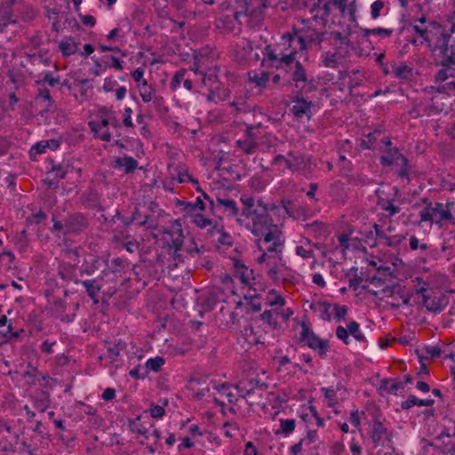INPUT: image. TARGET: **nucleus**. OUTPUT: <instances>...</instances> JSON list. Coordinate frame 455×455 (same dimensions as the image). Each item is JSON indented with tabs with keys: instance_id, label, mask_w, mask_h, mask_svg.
<instances>
[{
	"instance_id": "nucleus-1",
	"label": "nucleus",
	"mask_w": 455,
	"mask_h": 455,
	"mask_svg": "<svg viewBox=\"0 0 455 455\" xmlns=\"http://www.w3.org/2000/svg\"><path fill=\"white\" fill-rule=\"evenodd\" d=\"M240 201L243 208L236 222L243 225L246 220L251 219L252 225L250 230L254 236H259L274 227H277L269 215V211L274 209L273 204H267L260 198L255 200L254 197L245 195L240 197Z\"/></svg>"
},
{
	"instance_id": "nucleus-2",
	"label": "nucleus",
	"mask_w": 455,
	"mask_h": 455,
	"mask_svg": "<svg viewBox=\"0 0 455 455\" xmlns=\"http://www.w3.org/2000/svg\"><path fill=\"white\" fill-rule=\"evenodd\" d=\"M293 32L299 44V50L305 51L313 44L319 45L326 34L325 28L316 25L310 20H302V27L294 28Z\"/></svg>"
},
{
	"instance_id": "nucleus-3",
	"label": "nucleus",
	"mask_w": 455,
	"mask_h": 455,
	"mask_svg": "<svg viewBox=\"0 0 455 455\" xmlns=\"http://www.w3.org/2000/svg\"><path fill=\"white\" fill-rule=\"evenodd\" d=\"M426 206L419 212L420 222L439 224L442 221L452 220L453 207L455 204L432 203L427 198L422 199Z\"/></svg>"
},
{
	"instance_id": "nucleus-4",
	"label": "nucleus",
	"mask_w": 455,
	"mask_h": 455,
	"mask_svg": "<svg viewBox=\"0 0 455 455\" xmlns=\"http://www.w3.org/2000/svg\"><path fill=\"white\" fill-rule=\"evenodd\" d=\"M449 28H442L436 36L434 51H439L443 56L451 59L455 64V52L452 45H449L451 34L455 33V12L447 17Z\"/></svg>"
},
{
	"instance_id": "nucleus-5",
	"label": "nucleus",
	"mask_w": 455,
	"mask_h": 455,
	"mask_svg": "<svg viewBox=\"0 0 455 455\" xmlns=\"http://www.w3.org/2000/svg\"><path fill=\"white\" fill-rule=\"evenodd\" d=\"M385 419L375 417L369 423V435L375 446H392L393 433L384 425Z\"/></svg>"
},
{
	"instance_id": "nucleus-6",
	"label": "nucleus",
	"mask_w": 455,
	"mask_h": 455,
	"mask_svg": "<svg viewBox=\"0 0 455 455\" xmlns=\"http://www.w3.org/2000/svg\"><path fill=\"white\" fill-rule=\"evenodd\" d=\"M417 293L422 294V304L426 308L433 313L443 311L448 305L449 299L446 295L442 292L427 291L425 287L416 290Z\"/></svg>"
},
{
	"instance_id": "nucleus-7",
	"label": "nucleus",
	"mask_w": 455,
	"mask_h": 455,
	"mask_svg": "<svg viewBox=\"0 0 455 455\" xmlns=\"http://www.w3.org/2000/svg\"><path fill=\"white\" fill-rule=\"evenodd\" d=\"M300 341L315 350L322 358L326 357L329 350L328 341L317 337L305 323H302Z\"/></svg>"
},
{
	"instance_id": "nucleus-8",
	"label": "nucleus",
	"mask_w": 455,
	"mask_h": 455,
	"mask_svg": "<svg viewBox=\"0 0 455 455\" xmlns=\"http://www.w3.org/2000/svg\"><path fill=\"white\" fill-rule=\"evenodd\" d=\"M380 164L382 165L395 164L400 166L398 176L406 178L409 181V165L408 160L399 152L398 148L388 149L385 155L380 157Z\"/></svg>"
},
{
	"instance_id": "nucleus-9",
	"label": "nucleus",
	"mask_w": 455,
	"mask_h": 455,
	"mask_svg": "<svg viewBox=\"0 0 455 455\" xmlns=\"http://www.w3.org/2000/svg\"><path fill=\"white\" fill-rule=\"evenodd\" d=\"M333 6V0H317L310 7V14L313 22L325 28L327 18L331 14V7Z\"/></svg>"
},
{
	"instance_id": "nucleus-10",
	"label": "nucleus",
	"mask_w": 455,
	"mask_h": 455,
	"mask_svg": "<svg viewBox=\"0 0 455 455\" xmlns=\"http://www.w3.org/2000/svg\"><path fill=\"white\" fill-rule=\"evenodd\" d=\"M259 237H260L259 242H262L266 245L265 251L268 252H279L278 259H282V251L280 248L283 244V240L282 239V233L278 226L267 230Z\"/></svg>"
},
{
	"instance_id": "nucleus-11",
	"label": "nucleus",
	"mask_w": 455,
	"mask_h": 455,
	"mask_svg": "<svg viewBox=\"0 0 455 455\" xmlns=\"http://www.w3.org/2000/svg\"><path fill=\"white\" fill-rule=\"evenodd\" d=\"M288 156L291 157V159H288L286 161V168L293 171V172H301L303 174L307 175L310 174L315 164L312 162V157L306 155H294L290 152Z\"/></svg>"
},
{
	"instance_id": "nucleus-12",
	"label": "nucleus",
	"mask_w": 455,
	"mask_h": 455,
	"mask_svg": "<svg viewBox=\"0 0 455 455\" xmlns=\"http://www.w3.org/2000/svg\"><path fill=\"white\" fill-rule=\"evenodd\" d=\"M336 336L339 339L342 340L346 345H348L349 334L353 336V338L359 342H366V338L363 331L360 330V325L357 322L352 321L350 322L347 328L339 325L336 328L335 331Z\"/></svg>"
},
{
	"instance_id": "nucleus-13",
	"label": "nucleus",
	"mask_w": 455,
	"mask_h": 455,
	"mask_svg": "<svg viewBox=\"0 0 455 455\" xmlns=\"http://www.w3.org/2000/svg\"><path fill=\"white\" fill-rule=\"evenodd\" d=\"M88 220L83 213H69L65 218L64 234H79L84 231L88 228Z\"/></svg>"
},
{
	"instance_id": "nucleus-14",
	"label": "nucleus",
	"mask_w": 455,
	"mask_h": 455,
	"mask_svg": "<svg viewBox=\"0 0 455 455\" xmlns=\"http://www.w3.org/2000/svg\"><path fill=\"white\" fill-rule=\"evenodd\" d=\"M76 284H82L89 298L94 304L99 303V293L102 288L101 278H94L90 280H75Z\"/></svg>"
},
{
	"instance_id": "nucleus-15",
	"label": "nucleus",
	"mask_w": 455,
	"mask_h": 455,
	"mask_svg": "<svg viewBox=\"0 0 455 455\" xmlns=\"http://www.w3.org/2000/svg\"><path fill=\"white\" fill-rule=\"evenodd\" d=\"M312 101H307L302 96L297 95V97L293 100L291 112L298 118H302L304 116L309 118L312 115Z\"/></svg>"
},
{
	"instance_id": "nucleus-16",
	"label": "nucleus",
	"mask_w": 455,
	"mask_h": 455,
	"mask_svg": "<svg viewBox=\"0 0 455 455\" xmlns=\"http://www.w3.org/2000/svg\"><path fill=\"white\" fill-rule=\"evenodd\" d=\"M438 85H432L427 88L429 93H444L447 95H455V76L452 78L443 80H435Z\"/></svg>"
},
{
	"instance_id": "nucleus-17",
	"label": "nucleus",
	"mask_w": 455,
	"mask_h": 455,
	"mask_svg": "<svg viewBox=\"0 0 455 455\" xmlns=\"http://www.w3.org/2000/svg\"><path fill=\"white\" fill-rule=\"evenodd\" d=\"M291 79L295 82L297 87H299V83H303V88L307 85L309 88L314 86L312 80H309L307 77L306 68L299 60L295 61L294 70L291 73Z\"/></svg>"
},
{
	"instance_id": "nucleus-18",
	"label": "nucleus",
	"mask_w": 455,
	"mask_h": 455,
	"mask_svg": "<svg viewBox=\"0 0 455 455\" xmlns=\"http://www.w3.org/2000/svg\"><path fill=\"white\" fill-rule=\"evenodd\" d=\"M440 64L442 68L435 74V80H446L455 76V64L451 59L443 56Z\"/></svg>"
},
{
	"instance_id": "nucleus-19",
	"label": "nucleus",
	"mask_w": 455,
	"mask_h": 455,
	"mask_svg": "<svg viewBox=\"0 0 455 455\" xmlns=\"http://www.w3.org/2000/svg\"><path fill=\"white\" fill-rule=\"evenodd\" d=\"M226 3L222 1L219 5V16L220 19L227 23L228 26H234L235 22L238 24L243 23L242 17H238L235 14V11H233L230 7H226Z\"/></svg>"
},
{
	"instance_id": "nucleus-20",
	"label": "nucleus",
	"mask_w": 455,
	"mask_h": 455,
	"mask_svg": "<svg viewBox=\"0 0 455 455\" xmlns=\"http://www.w3.org/2000/svg\"><path fill=\"white\" fill-rule=\"evenodd\" d=\"M33 406L39 411L44 412L51 404L50 394L40 390L32 396Z\"/></svg>"
},
{
	"instance_id": "nucleus-21",
	"label": "nucleus",
	"mask_w": 455,
	"mask_h": 455,
	"mask_svg": "<svg viewBox=\"0 0 455 455\" xmlns=\"http://www.w3.org/2000/svg\"><path fill=\"white\" fill-rule=\"evenodd\" d=\"M216 204L223 207L224 213H226L227 216L235 217V220L237 217H240L241 212L235 200L224 199L218 196L216 198L215 205Z\"/></svg>"
},
{
	"instance_id": "nucleus-22",
	"label": "nucleus",
	"mask_w": 455,
	"mask_h": 455,
	"mask_svg": "<svg viewBox=\"0 0 455 455\" xmlns=\"http://www.w3.org/2000/svg\"><path fill=\"white\" fill-rule=\"evenodd\" d=\"M138 161L132 156H124V157H116L113 167L116 169H122L125 173H132L138 168Z\"/></svg>"
},
{
	"instance_id": "nucleus-23",
	"label": "nucleus",
	"mask_w": 455,
	"mask_h": 455,
	"mask_svg": "<svg viewBox=\"0 0 455 455\" xmlns=\"http://www.w3.org/2000/svg\"><path fill=\"white\" fill-rule=\"evenodd\" d=\"M37 92L35 98L36 102L39 100H43L45 104L41 110L42 115L44 112H48L50 108L53 106V100L51 96L50 91L44 85H36Z\"/></svg>"
},
{
	"instance_id": "nucleus-24",
	"label": "nucleus",
	"mask_w": 455,
	"mask_h": 455,
	"mask_svg": "<svg viewBox=\"0 0 455 455\" xmlns=\"http://www.w3.org/2000/svg\"><path fill=\"white\" fill-rule=\"evenodd\" d=\"M234 268H235V276L238 277L243 283L244 284H250L251 280L253 279V271L252 269H250L245 265L241 263L238 260H235L234 262Z\"/></svg>"
},
{
	"instance_id": "nucleus-25",
	"label": "nucleus",
	"mask_w": 455,
	"mask_h": 455,
	"mask_svg": "<svg viewBox=\"0 0 455 455\" xmlns=\"http://www.w3.org/2000/svg\"><path fill=\"white\" fill-rule=\"evenodd\" d=\"M58 275L66 282L73 281L75 283V280H77L76 265L70 263L60 264Z\"/></svg>"
},
{
	"instance_id": "nucleus-26",
	"label": "nucleus",
	"mask_w": 455,
	"mask_h": 455,
	"mask_svg": "<svg viewBox=\"0 0 455 455\" xmlns=\"http://www.w3.org/2000/svg\"><path fill=\"white\" fill-rule=\"evenodd\" d=\"M226 3V7H230L233 11H235V14L238 17H242V19H245L248 17V5L246 0H228L224 1Z\"/></svg>"
},
{
	"instance_id": "nucleus-27",
	"label": "nucleus",
	"mask_w": 455,
	"mask_h": 455,
	"mask_svg": "<svg viewBox=\"0 0 455 455\" xmlns=\"http://www.w3.org/2000/svg\"><path fill=\"white\" fill-rule=\"evenodd\" d=\"M59 50L64 57L75 54L78 50V44L72 36L65 37L59 44Z\"/></svg>"
},
{
	"instance_id": "nucleus-28",
	"label": "nucleus",
	"mask_w": 455,
	"mask_h": 455,
	"mask_svg": "<svg viewBox=\"0 0 455 455\" xmlns=\"http://www.w3.org/2000/svg\"><path fill=\"white\" fill-rule=\"evenodd\" d=\"M244 387L248 390V393L251 398H255L254 396L257 395L259 397H261V392L265 391L267 387V385L265 383H260L257 379H251L248 381H241Z\"/></svg>"
},
{
	"instance_id": "nucleus-29",
	"label": "nucleus",
	"mask_w": 455,
	"mask_h": 455,
	"mask_svg": "<svg viewBox=\"0 0 455 455\" xmlns=\"http://www.w3.org/2000/svg\"><path fill=\"white\" fill-rule=\"evenodd\" d=\"M213 71L210 68V74H204L202 78V83L204 86L208 87L209 94L206 97V100L210 102L217 103L219 100L218 94L216 92L214 84L212 82Z\"/></svg>"
},
{
	"instance_id": "nucleus-30",
	"label": "nucleus",
	"mask_w": 455,
	"mask_h": 455,
	"mask_svg": "<svg viewBox=\"0 0 455 455\" xmlns=\"http://www.w3.org/2000/svg\"><path fill=\"white\" fill-rule=\"evenodd\" d=\"M331 305L325 301H316L310 305V308L315 312H318L320 318L327 322L331 320Z\"/></svg>"
},
{
	"instance_id": "nucleus-31",
	"label": "nucleus",
	"mask_w": 455,
	"mask_h": 455,
	"mask_svg": "<svg viewBox=\"0 0 455 455\" xmlns=\"http://www.w3.org/2000/svg\"><path fill=\"white\" fill-rule=\"evenodd\" d=\"M434 403V399H419L415 395H410L408 398L401 403V408L403 410H409L414 405L432 406Z\"/></svg>"
},
{
	"instance_id": "nucleus-32",
	"label": "nucleus",
	"mask_w": 455,
	"mask_h": 455,
	"mask_svg": "<svg viewBox=\"0 0 455 455\" xmlns=\"http://www.w3.org/2000/svg\"><path fill=\"white\" fill-rule=\"evenodd\" d=\"M404 385L401 382H397L394 379H383L379 384V390L387 392V394L396 395L399 389H403Z\"/></svg>"
},
{
	"instance_id": "nucleus-33",
	"label": "nucleus",
	"mask_w": 455,
	"mask_h": 455,
	"mask_svg": "<svg viewBox=\"0 0 455 455\" xmlns=\"http://www.w3.org/2000/svg\"><path fill=\"white\" fill-rule=\"evenodd\" d=\"M137 88L144 103H148L154 99V96L156 95V89L153 85L148 84V82L138 84Z\"/></svg>"
},
{
	"instance_id": "nucleus-34",
	"label": "nucleus",
	"mask_w": 455,
	"mask_h": 455,
	"mask_svg": "<svg viewBox=\"0 0 455 455\" xmlns=\"http://www.w3.org/2000/svg\"><path fill=\"white\" fill-rule=\"evenodd\" d=\"M391 73L396 78L410 79L413 75V68L408 65L397 66L393 63L391 64Z\"/></svg>"
},
{
	"instance_id": "nucleus-35",
	"label": "nucleus",
	"mask_w": 455,
	"mask_h": 455,
	"mask_svg": "<svg viewBox=\"0 0 455 455\" xmlns=\"http://www.w3.org/2000/svg\"><path fill=\"white\" fill-rule=\"evenodd\" d=\"M60 82V76H54L52 71H46L42 74H40L39 78L35 81L36 85H44L49 84L50 86L53 87L57 84H59Z\"/></svg>"
},
{
	"instance_id": "nucleus-36",
	"label": "nucleus",
	"mask_w": 455,
	"mask_h": 455,
	"mask_svg": "<svg viewBox=\"0 0 455 455\" xmlns=\"http://www.w3.org/2000/svg\"><path fill=\"white\" fill-rule=\"evenodd\" d=\"M432 107H426L421 101L414 102L412 108L409 110L408 114L411 118H419L424 115L430 116L432 113Z\"/></svg>"
},
{
	"instance_id": "nucleus-37",
	"label": "nucleus",
	"mask_w": 455,
	"mask_h": 455,
	"mask_svg": "<svg viewBox=\"0 0 455 455\" xmlns=\"http://www.w3.org/2000/svg\"><path fill=\"white\" fill-rule=\"evenodd\" d=\"M12 437L14 439V442L9 440V438L7 436L0 437V451H4V452H15L16 451L15 444L18 443V441L20 439V434L13 433Z\"/></svg>"
},
{
	"instance_id": "nucleus-38",
	"label": "nucleus",
	"mask_w": 455,
	"mask_h": 455,
	"mask_svg": "<svg viewBox=\"0 0 455 455\" xmlns=\"http://www.w3.org/2000/svg\"><path fill=\"white\" fill-rule=\"evenodd\" d=\"M209 233L213 235L215 233H218L220 236L218 237V243L224 245H232L233 239L229 234H228L223 227L217 228L213 226L212 228L209 229Z\"/></svg>"
},
{
	"instance_id": "nucleus-39",
	"label": "nucleus",
	"mask_w": 455,
	"mask_h": 455,
	"mask_svg": "<svg viewBox=\"0 0 455 455\" xmlns=\"http://www.w3.org/2000/svg\"><path fill=\"white\" fill-rule=\"evenodd\" d=\"M236 146L244 154L252 155L257 149L258 143L257 141H252L243 138L236 140Z\"/></svg>"
},
{
	"instance_id": "nucleus-40",
	"label": "nucleus",
	"mask_w": 455,
	"mask_h": 455,
	"mask_svg": "<svg viewBox=\"0 0 455 455\" xmlns=\"http://www.w3.org/2000/svg\"><path fill=\"white\" fill-rule=\"evenodd\" d=\"M445 421L446 424L444 425L443 430L435 437V440L440 441L443 436H455V419L453 417H447L445 418Z\"/></svg>"
},
{
	"instance_id": "nucleus-41",
	"label": "nucleus",
	"mask_w": 455,
	"mask_h": 455,
	"mask_svg": "<svg viewBox=\"0 0 455 455\" xmlns=\"http://www.w3.org/2000/svg\"><path fill=\"white\" fill-rule=\"evenodd\" d=\"M212 69L213 71L212 82L214 84V87H215L216 92L218 94V99L220 101L225 100L229 96V91L228 89L224 88L220 84V81L218 80V76L216 74L217 67H214V68H212Z\"/></svg>"
},
{
	"instance_id": "nucleus-42",
	"label": "nucleus",
	"mask_w": 455,
	"mask_h": 455,
	"mask_svg": "<svg viewBox=\"0 0 455 455\" xmlns=\"http://www.w3.org/2000/svg\"><path fill=\"white\" fill-rule=\"evenodd\" d=\"M296 40H297V37L294 33L293 34H290V33L283 34L281 36V41L278 44V47L282 48L281 51L288 52L292 48H296L295 46H293V43Z\"/></svg>"
},
{
	"instance_id": "nucleus-43",
	"label": "nucleus",
	"mask_w": 455,
	"mask_h": 455,
	"mask_svg": "<svg viewBox=\"0 0 455 455\" xmlns=\"http://www.w3.org/2000/svg\"><path fill=\"white\" fill-rule=\"evenodd\" d=\"M298 48H292L290 52H285L280 51L278 63L275 64V68H280L282 64L289 66L294 61V58L297 54Z\"/></svg>"
},
{
	"instance_id": "nucleus-44",
	"label": "nucleus",
	"mask_w": 455,
	"mask_h": 455,
	"mask_svg": "<svg viewBox=\"0 0 455 455\" xmlns=\"http://www.w3.org/2000/svg\"><path fill=\"white\" fill-rule=\"evenodd\" d=\"M248 5V16L267 8L269 5L268 0H246Z\"/></svg>"
},
{
	"instance_id": "nucleus-45",
	"label": "nucleus",
	"mask_w": 455,
	"mask_h": 455,
	"mask_svg": "<svg viewBox=\"0 0 455 455\" xmlns=\"http://www.w3.org/2000/svg\"><path fill=\"white\" fill-rule=\"evenodd\" d=\"M181 204L184 205V211L187 213L191 214V216L196 214L195 212L196 210H199L201 212L205 210V204L201 197H197L195 203L184 202L181 203Z\"/></svg>"
},
{
	"instance_id": "nucleus-46",
	"label": "nucleus",
	"mask_w": 455,
	"mask_h": 455,
	"mask_svg": "<svg viewBox=\"0 0 455 455\" xmlns=\"http://www.w3.org/2000/svg\"><path fill=\"white\" fill-rule=\"evenodd\" d=\"M214 388L218 390L221 397L225 396L229 403H234L238 401V397L229 391L230 387L228 383H222L220 386H214Z\"/></svg>"
},
{
	"instance_id": "nucleus-47",
	"label": "nucleus",
	"mask_w": 455,
	"mask_h": 455,
	"mask_svg": "<svg viewBox=\"0 0 455 455\" xmlns=\"http://www.w3.org/2000/svg\"><path fill=\"white\" fill-rule=\"evenodd\" d=\"M164 362L165 361L162 356H156L148 359L145 366L147 370L152 371L154 372H159L162 370Z\"/></svg>"
},
{
	"instance_id": "nucleus-48",
	"label": "nucleus",
	"mask_w": 455,
	"mask_h": 455,
	"mask_svg": "<svg viewBox=\"0 0 455 455\" xmlns=\"http://www.w3.org/2000/svg\"><path fill=\"white\" fill-rule=\"evenodd\" d=\"M192 223L195 224L199 228H205L207 227H211L212 228V220L204 217L201 213H196L192 215Z\"/></svg>"
},
{
	"instance_id": "nucleus-49",
	"label": "nucleus",
	"mask_w": 455,
	"mask_h": 455,
	"mask_svg": "<svg viewBox=\"0 0 455 455\" xmlns=\"http://www.w3.org/2000/svg\"><path fill=\"white\" fill-rule=\"evenodd\" d=\"M12 7L9 4L0 6V22L4 26L15 22L12 19Z\"/></svg>"
},
{
	"instance_id": "nucleus-50",
	"label": "nucleus",
	"mask_w": 455,
	"mask_h": 455,
	"mask_svg": "<svg viewBox=\"0 0 455 455\" xmlns=\"http://www.w3.org/2000/svg\"><path fill=\"white\" fill-rule=\"evenodd\" d=\"M338 53L324 52L322 55V64L325 68H338Z\"/></svg>"
},
{
	"instance_id": "nucleus-51",
	"label": "nucleus",
	"mask_w": 455,
	"mask_h": 455,
	"mask_svg": "<svg viewBox=\"0 0 455 455\" xmlns=\"http://www.w3.org/2000/svg\"><path fill=\"white\" fill-rule=\"evenodd\" d=\"M186 74H187V69L186 68H180L179 70H177L172 78V81H171V88L173 90V91H176L181 83H183V81L185 80L186 78Z\"/></svg>"
},
{
	"instance_id": "nucleus-52",
	"label": "nucleus",
	"mask_w": 455,
	"mask_h": 455,
	"mask_svg": "<svg viewBox=\"0 0 455 455\" xmlns=\"http://www.w3.org/2000/svg\"><path fill=\"white\" fill-rule=\"evenodd\" d=\"M276 311L265 310L260 315V319L267 323L271 329L275 330L278 326V323L275 317Z\"/></svg>"
},
{
	"instance_id": "nucleus-53",
	"label": "nucleus",
	"mask_w": 455,
	"mask_h": 455,
	"mask_svg": "<svg viewBox=\"0 0 455 455\" xmlns=\"http://www.w3.org/2000/svg\"><path fill=\"white\" fill-rule=\"evenodd\" d=\"M295 429V419H280V429L276 431V434L283 433L285 435L291 434Z\"/></svg>"
},
{
	"instance_id": "nucleus-54",
	"label": "nucleus",
	"mask_w": 455,
	"mask_h": 455,
	"mask_svg": "<svg viewBox=\"0 0 455 455\" xmlns=\"http://www.w3.org/2000/svg\"><path fill=\"white\" fill-rule=\"evenodd\" d=\"M235 389L237 390L238 397L243 398L246 400V403L249 405H253L258 403V401L255 398H251L248 393L246 387H244L243 384L240 381L238 385L235 386Z\"/></svg>"
},
{
	"instance_id": "nucleus-55",
	"label": "nucleus",
	"mask_w": 455,
	"mask_h": 455,
	"mask_svg": "<svg viewBox=\"0 0 455 455\" xmlns=\"http://www.w3.org/2000/svg\"><path fill=\"white\" fill-rule=\"evenodd\" d=\"M27 58L33 65L43 64L44 66H49L51 64V60L41 53L28 54Z\"/></svg>"
},
{
	"instance_id": "nucleus-56",
	"label": "nucleus",
	"mask_w": 455,
	"mask_h": 455,
	"mask_svg": "<svg viewBox=\"0 0 455 455\" xmlns=\"http://www.w3.org/2000/svg\"><path fill=\"white\" fill-rule=\"evenodd\" d=\"M402 288L398 283L386 286L382 289L381 292L384 298H395V295L401 294Z\"/></svg>"
},
{
	"instance_id": "nucleus-57",
	"label": "nucleus",
	"mask_w": 455,
	"mask_h": 455,
	"mask_svg": "<svg viewBox=\"0 0 455 455\" xmlns=\"http://www.w3.org/2000/svg\"><path fill=\"white\" fill-rule=\"evenodd\" d=\"M125 343L122 340H119L117 343H115L112 346L108 347V356L112 359H115L120 355V352L125 348Z\"/></svg>"
},
{
	"instance_id": "nucleus-58",
	"label": "nucleus",
	"mask_w": 455,
	"mask_h": 455,
	"mask_svg": "<svg viewBox=\"0 0 455 455\" xmlns=\"http://www.w3.org/2000/svg\"><path fill=\"white\" fill-rule=\"evenodd\" d=\"M393 34V29L390 28H371V29H364L363 30V36H367L370 35H379L381 36L388 37Z\"/></svg>"
},
{
	"instance_id": "nucleus-59",
	"label": "nucleus",
	"mask_w": 455,
	"mask_h": 455,
	"mask_svg": "<svg viewBox=\"0 0 455 455\" xmlns=\"http://www.w3.org/2000/svg\"><path fill=\"white\" fill-rule=\"evenodd\" d=\"M333 309H334V317L339 322L345 319V317L348 312V307L345 305L334 304Z\"/></svg>"
},
{
	"instance_id": "nucleus-60",
	"label": "nucleus",
	"mask_w": 455,
	"mask_h": 455,
	"mask_svg": "<svg viewBox=\"0 0 455 455\" xmlns=\"http://www.w3.org/2000/svg\"><path fill=\"white\" fill-rule=\"evenodd\" d=\"M436 451L443 455H455V443H443L440 447H436Z\"/></svg>"
},
{
	"instance_id": "nucleus-61",
	"label": "nucleus",
	"mask_w": 455,
	"mask_h": 455,
	"mask_svg": "<svg viewBox=\"0 0 455 455\" xmlns=\"http://www.w3.org/2000/svg\"><path fill=\"white\" fill-rule=\"evenodd\" d=\"M399 296H400V299H398L395 295V298H392L393 300L388 302L389 306L392 308L397 309L402 305H409L410 304V297H408L407 295H402V294H400Z\"/></svg>"
},
{
	"instance_id": "nucleus-62",
	"label": "nucleus",
	"mask_w": 455,
	"mask_h": 455,
	"mask_svg": "<svg viewBox=\"0 0 455 455\" xmlns=\"http://www.w3.org/2000/svg\"><path fill=\"white\" fill-rule=\"evenodd\" d=\"M381 207L385 212H388L389 216H394L401 211L399 206L394 204L393 200H386L381 204Z\"/></svg>"
},
{
	"instance_id": "nucleus-63",
	"label": "nucleus",
	"mask_w": 455,
	"mask_h": 455,
	"mask_svg": "<svg viewBox=\"0 0 455 455\" xmlns=\"http://www.w3.org/2000/svg\"><path fill=\"white\" fill-rule=\"evenodd\" d=\"M68 164H59L56 166H53L52 168V172L54 173L55 178L59 180H62L66 178V175L68 173Z\"/></svg>"
},
{
	"instance_id": "nucleus-64",
	"label": "nucleus",
	"mask_w": 455,
	"mask_h": 455,
	"mask_svg": "<svg viewBox=\"0 0 455 455\" xmlns=\"http://www.w3.org/2000/svg\"><path fill=\"white\" fill-rule=\"evenodd\" d=\"M15 259L14 253L10 251H4L0 253V262L7 267H11L13 260Z\"/></svg>"
}]
</instances>
